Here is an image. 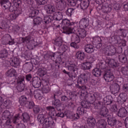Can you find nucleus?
<instances>
[{
    "label": "nucleus",
    "mask_w": 128,
    "mask_h": 128,
    "mask_svg": "<svg viewBox=\"0 0 128 128\" xmlns=\"http://www.w3.org/2000/svg\"><path fill=\"white\" fill-rule=\"evenodd\" d=\"M28 102V98L24 96H22L19 98V102L22 106H28L26 102Z\"/></svg>",
    "instance_id": "obj_22"
},
{
    "label": "nucleus",
    "mask_w": 128,
    "mask_h": 128,
    "mask_svg": "<svg viewBox=\"0 0 128 128\" xmlns=\"http://www.w3.org/2000/svg\"><path fill=\"white\" fill-rule=\"evenodd\" d=\"M126 67L122 68L121 69V72L123 74H128V70H126Z\"/></svg>",
    "instance_id": "obj_50"
},
{
    "label": "nucleus",
    "mask_w": 128,
    "mask_h": 128,
    "mask_svg": "<svg viewBox=\"0 0 128 128\" xmlns=\"http://www.w3.org/2000/svg\"><path fill=\"white\" fill-rule=\"evenodd\" d=\"M126 30H122V36L126 38Z\"/></svg>",
    "instance_id": "obj_53"
},
{
    "label": "nucleus",
    "mask_w": 128,
    "mask_h": 128,
    "mask_svg": "<svg viewBox=\"0 0 128 128\" xmlns=\"http://www.w3.org/2000/svg\"><path fill=\"white\" fill-rule=\"evenodd\" d=\"M62 28H63V33L66 34H74L76 30L72 27L74 22H70V21L68 19H64L62 20L60 24Z\"/></svg>",
    "instance_id": "obj_6"
},
{
    "label": "nucleus",
    "mask_w": 128,
    "mask_h": 128,
    "mask_svg": "<svg viewBox=\"0 0 128 128\" xmlns=\"http://www.w3.org/2000/svg\"><path fill=\"white\" fill-rule=\"evenodd\" d=\"M108 124L109 126H115L116 128H120L122 126V122L116 121L114 118L112 119H110V118H108Z\"/></svg>",
    "instance_id": "obj_10"
},
{
    "label": "nucleus",
    "mask_w": 128,
    "mask_h": 128,
    "mask_svg": "<svg viewBox=\"0 0 128 128\" xmlns=\"http://www.w3.org/2000/svg\"><path fill=\"white\" fill-rule=\"evenodd\" d=\"M76 56L78 60H84V58H86V54L82 51H78L76 53Z\"/></svg>",
    "instance_id": "obj_25"
},
{
    "label": "nucleus",
    "mask_w": 128,
    "mask_h": 128,
    "mask_svg": "<svg viewBox=\"0 0 128 128\" xmlns=\"http://www.w3.org/2000/svg\"><path fill=\"white\" fill-rule=\"evenodd\" d=\"M61 54L60 52H56L54 54V58H56V62H58V64H60V62L62 61V58H60Z\"/></svg>",
    "instance_id": "obj_33"
},
{
    "label": "nucleus",
    "mask_w": 128,
    "mask_h": 128,
    "mask_svg": "<svg viewBox=\"0 0 128 128\" xmlns=\"http://www.w3.org/2000/svg\"><path fill=\"white\" fill-rule=\"evenodd\" d=\"M10 112L6 110L2 114V119L4 120H8V118H10Z\"/></svg>",
    "instance_id": "obj_35"
},
{
    "label": "nucleus",
    "mask_w": 128,
    "mask_h": 128,
    "mask_svg": "<svg viewBox=\"0 0 128 128\" xmlns=\"http://www.w3.org/2000/svg\"><path fill=\"white\" fill-rule=\"evenodd\" d=\"M110 90L114 94L120 92V85L116 83H114L110 86Z\"/></svg>",
    "instance_id": "obj_16"
},
{
    "label": "nucleus",
    "mask_w": 128,
    "mask_h": 128,
    "mask_svg": "<svg viewBox=\"0 0 128 128\" xmlns=\"http://www.w3.org/2000/svg\"><path fill=\"white\" fill-rule=\"evenodd\" d=\"M123 102H126V100H128V98H126V96H125L124 98H122Z\"/></svg>",
    "instance_id": "obj_64"
},
{
    "label": "nucleus",
    "mask_w": 128,
    "mask_h": 128,
    "mask_svg": "<svg viewBox=\"0 0 128 128\" xmlns=\"http://www.w3.org/2000/svg\"><path fill=\"white\" fill-rule=\"evenodd\" d=\"M94 60H96V57L94 56H93L90 58V63L92 64V62H94Z\"/></svg>",
    "instance_id": "obj_55"
},
{
    "label": "nucleus",
    "mask_w": 128,
    "mask_h": 128,
    "mask_svg": "<svg viewBox=\"0 0 128 128\" xmlns=\"http://www.w3.org/2000/svg\"><path fill=\"white\" fill-rule=\"evenodd\" d=\"M86 82H88V76L86 74H81L78 76L77 81L78 84L76 85V86L81 90L82 94H84V92H86L87 88L86 86H80V84H86Z\"/></svg>",
    "instance_id": "obj_7"
},
{
    "label": "nucleus",
    "mask_w": 128,
    "mask_h": 128,
    "mask_svg": "<svg viewBox=\"0 0 128 128\" xmlns=\"http://www.w3.org/2000/svg\"><path fill=\"white\" fill-rule=\"evenodd\" d=\"M50 18L52 16H44L42 20L40 17H36L34 19L33 24H40L42 22L44 24H48L52 22V20H54V18Z\"/></svg>",
    "instance_id": "obj_8"
},
{
    "label": "nucleus",
    "mask_w": 128,
    "mask_h": 128,
    "mask_svg": "<svg viewBox=\"0 0 128 128\" xmlns=\"http://www.w3.org/2000/svg\"><path fill=\"white\" fill-rule=\"evenodd\" d=\"M85 52L88 54H92L94 52V46L88 44L85 46Z\"/></svg>",
    "instance_id": "obj_20"
},
{
    "label": "nucleus",
    "mask_w": 128,
    "mask_h": 128,
    "mask_svg": "<svg viewBox=\"0 0 128 128\" xmlns=\"http://www.w3.org/2000/svg\"><path fill=\"white\" fill-rule=\"evenodd\" d=\"M18 120H20V116L18 114H17L14 116L12 120L14 124H16V122H18Z\"/></svg>",
    "instance_id": "obj_48"
},
{
    "label": "nucleus",
    "mask_w": 128,
    "mask_h": 128,
    "mask_svg": "<svg viewBox=\"0 0 128 128\" xmlns=\"http://www.w3.org/2000/svg\"><path fill=\"white\" fill-rule=\"evenodd\" d=\"M52 104L56 106V108L58 110H60V106H62V104H60V100L57 99L53 101Z\"/></svg>",
    "instance_id": "obj_29"
},
{
    "label": "nucleus",
    "mask_w": 128,
    "mask_h": 128,
    "mask_svg": "<svg viewBox=\"0 0 128 128\" xmlns=\"http://www.w3.org/2000/svg\"><path fill=\"white\" fill-rule=\"evenodd\" d=\"M99 128H105L106 126V122L104 120H99L98 123Z\"/></svg>",
    "instance_id": "obj_32"
},
{
    "label": "nucleus",
    "mask_w": 128,
    "mask_h": 128,
    "mask_svg": "<svg viewBox=\"0 0 128 128\" xmlns=\"http://www.w3.org/2000/svg\"><path fill=\"white\" fill-rule=\"evenodd\" d=\"M114 108L113 112H116L118 110V107L116 106H114Z\"/></svg>",
    "instance_id": "obj_63"
},
{
    "label": "nucleus",
    "mask_w": 128,
    "mask_h": 128,
    "mask_svg": "<svg viewBox=\"0 0 128 128\" xmlns=\"http://www.w3.org/2000/svg\"><path fill=\"white\" fill-rule=\"evenodd\" d=\"M4 100L2 99V98L0 97V106H2V104Z\"/></svg>",
    "instance_id": "obj_61"
},
{
    "label": "nucleus",
    "mask_w": 128,
    "mask_h": 128,
    "mask_svg": "<svg viewBox=\"0 0 128 128\" xmlns=\"http://www.w3.org/2000/svg\"><path fill=\"white\" fill-rule=\"evenodd\" d=\"M22 120L24 122H28L30 120V115L26 112L22 114Z\"/></svg>",
    "instance_id": "obj_37"
},
{
    "label": "nucleus",
    "mask_w": 128,
    "mask_h": 128,
    "mask_svg": "<svg viewBox=\"0 0 128 128\" xmlns=\"http://www.w3.org/2000/svg\"><path fill=\"white\" fill-rule=\"evenodd\" d=\"M10 66L17 68L20 66V59L17 58H13L10 60Z\"/></svg>",
    "instance_id": "obj_19"
},
{
    "label": "nucleus",
    "mask_w": 128,
    "mask_h": 128,
    "mask_svg": "<svg viewBox=\"0 0 128 128\" xmlns=\"http://www.w3.org/2000/svg\"><path fill=\"white\" fill-rule=\"evenodd\" d=\"M92 63L90 62H85L80 65V66L82 70H90V68L92 66Z\"/></svg>",
    "instance_id": "obj_18"
},
{
    "label": "nucleus",
    "mask_w": 128,
    "mask_h": 128,
    "mask_svg": "<svg viewBox=\"0 0 128 128\" xmlns=\"http://www.w3.org/2000/svg\"><path fill=\"white\" fill-rule=\"evenodd\" d=\"M12 122V119L10 118L9 120H7L6 122V124H10V122Z\"/></svg>",
    "instance_id": "obj_59"
},
{
    "label": "nucleus",
    "mask_w": 128,
    "mask_h": 128,
    "mask_svg": "<svg viewBox=\"0 0 128 128\" xmlns=\"http://www.w3.org/2000/svg\"><path fill=\"white\" fill-rule=\"evenodd\" d=\"M32 84L33 86H34V88H38L42 86V82L40 81H38L36 82L34 81H33Z\"/></svg>",
    "instance_id": "obj_41"
},
{
    "label": "nucleus",
    "mask_w": 128,
    "mask_h": 128,
    "mask_svg": "<svg viewBox=\"0 0 128 128\" xmlns=\"http://www.w3.org/2000/svg\"><path fill=\"white\" fill-rule=\"evenodd\" d=\"M63 72H64V74H68V76L70 78H76V75H72V74H70L69 72H66V70H63Z\"/></svg>",
    "instance_id": "obj_47"
},
{
    "label": "nucleus",
    "mask_w": 128,
    "mask_h": 128,
    "mask_svg": "<svg viewBox=\"0 0 128 128\" xmlns=\"http://www.w3.org/2000/svg\"><path fill=\"white\" fill-rule=\"evenodd\" d=\"M38 10H36L34 8H32L29 14V16L30 18H34V16H38Z\"/></svg>",
    "instance_id": "obj_31"
},
{
    "label": "nucleus",
    "mask_w": 128,
    "mask_h": 128,
    "mask_svg": "<svg viewBox=\"0 0 128 128\" xmlns=\"http://www.w3.org/2000/svg\"><path fill=\"white\" fill-rule=\"evenodd\" d=\"M8 56V51L6 50H4L0 52V58H4Z\"/></svg>",
    "instance_id": "obj_38"
},
{
    "label": "nucleus",
    "mask_w": 128,
    "mask_h": 128,
    "mask_svg": "<svg viewBox=\"0 0 128 128\" xmlns=\"http://www.w3.org/2000/svg\"><path fill=\"white\" fill-rule=\"evenodd\" d=\"M100 114L102 116H104V118H108H108L112 120L113 118L112 116H110V115L108 114V110L106 107L102 109L100 112Z\"/></svg>",
    "instance_id": "obj_13"
},
{
    "label": "nucleus",
    "mask_w": 128,
    "mask_h": 128,
    "mask_svg": "<svg viewBox=\"0 0 128 128\" xmlns=\"http://www.w3.org/2000/svg\"><path fill=\"white\" fill-rule=\"evenodd\" d=\"M125 124L126 126H128V117H127L125 120Z\"/></svg>",
    "instance_id": "obj_62"
},
{
    "label": "nucleus",
    "mask_w": 128,
    "mask_h": 128,
    "mask_svg": "<svg viewBox=\"0 0 128 128\" xmlns=\"http://www.w3.org/2000/svg\"><path fill=\"white\" fill-rule=\"evenodd\" d=\"M106 66H108L109 68H116L118 66L114 59H112L110 60H106Z\"/></svg>",
    "instance_id": "obj_21"
},
{
    "label": "nucleus",
    "mask_w": 128,
    "mask_h": 128,
    "mask_svg": "<svg viewBox=\"0 0 128 128\" xmlns=\"http://www.w3.org/2000/svg\"><path fill=\"white\" fill-rule=\"evenodd\" d=\"M46 110L48 112V116L46 117L44 114H40L38 116V121L40 124H42L44 128H56V124L54 122L56 116L64 118L66 116L68 118H72V112L69 110L65 111L64 113L60 111L56 114L54 108L50 106H47Z\"/></svg>",
    "instance_id": "obj_1"
},
{
    "label": "nucleus",
    "mask_w": 128,
    "mask_h": 128,
    "mask_svg": "<svg viewBox=\"0 0 128 128\" xmlns=\"http://www.w3.org/2000/svg\"><path fill=\"white\" fill-rule=\"evenodd\" d=\"M22 42H30V37H26V38H22Z\"/></svg>",
    "instance_id": "obj_51"
},
{
    "label": "nucleus",
    "mask_w": 128,
    "mask_h": 128,
    "mask_svg": "<svg viewBox=\"0 0 128 128\" xmlns=\"http://www.w3.org/2000/svg\"><path fill=\"white\" fill-rule=\"evenodd\" d=\"M34 96L36 100H42V95L40 94V90L34 91Z\"/></svg>",
    "instance_id": "obj_30"
},
{
    "label": "nucleus",
    "mask_w": 128,
    "mask_h": 128,
    "mask_svg": "<svg viewBox=\"0 0 128 128\" xmlns=\"http://www.w3.org/2000/svg\"><path fill=\"white\" fill-rule=\"evenodd\" d=\"M112 96H107L104 98V102H108V104H112Z\"/></svg>",
    "instance_id": "obj_42"
},
{
    "label": "nucleus",
    "mask_w": 128,
    "mask_h": 128,
    "mask_svg": "<svg viewBox=\"0 0 128 128\" xmlns=\"http://www.w3.org/2000/svg\"><path fill=\"white\" fill-rule=\"evenodd\" d=\"M123 90H128V84H125L124 85Z\"/></svg>",
    "instance_id": "obj_58"
},
{
    "label": "nucleus",
    "mask_w": 128,
    "mask_h": 128,
    "mask_svg": "<svg viewBox=\"0 0 128 128\" xmlns=\"http://www.w3.org/2000/svg\"><path fill=\"white\" fill-rule=\"evenodd\" d=\"M61 100H62V102H68V97L65 96L61 97Z\"/></svg>",
    "instance_id": "obj_52"
},
{
    "label": "nucleus",
    "mask_w": 128,
    "mask_h": 128,
    "mask_svg": "<svg viewBox=\"0 0 128 128\" xmlns=\"http://www.w3.org/2000/svg\"><path fill=\"white\" fill-rule=\"evenodd\" d=\"M87 122L88 124L90 126V127H88L87 126H81L78 128H94L96 126V119L94 118L92 116H90L88 118Z\"/></svg>",
    "instance_id": "obj_11"
},
{
    "label": "nucleus",
    "mask_w": 128,
    "mask_h": 128,
    "mask_svg": "<svg viewBox=\"0 0 128 128\" xmlns=\"http://www.w3.org/2000/svg\"><path fill=\"white\" fill-rule=\"evenodd\" d=\"M74 12V10L72 8H68V10L66 11V14L68 16H72V14Z\"/></svg>",
    "instance_id": "obj_39"
},
{
    "label": "nucleus",
    "mask_w": 128,
    "mask_h": 128,
    "mask_svg": "<svg viewBox=\"0 0 128 128\" xmlns=\"http://www.w3.org/2000/svg\"><path fill=\"white\" fill-rule=\"evenodd\" d=\"M39 71L40 72L39 73L40 76H45L46 74V71L42 70L41 68L39 69Z\"/></svg>",
    "instance_id": "obj_49"
},
{
    "label": "nucleus",
    "mask_w": 128,
    "mask_h": 128,
    "mask_svg": "<svg viewBox=\"0 0 128 128\" xmlns=\"http://www.w3.org/2000/svg\"><path fill=\"white\" fill-rule=\"evenodd\" d=\"M88 26V21L86 19H82L79 22V28L76 32V34H74L71 37L72 42L78 44L80 38H84L86 36V31L85 28Z\"/></svg>",
    "instance_id": "obj_3"
},
{
    "label": "nucleus",
    "mask_w": 128,
    "mask_h": 128,
    "mask_svg": "<svg viewBox=\"0 0 128 128\" xmlns=\"http://www.w3.org/2000/svg\"><path fill=\"white\" fill-rule=\"evenodd\" d=\"M56 0V2H58L56 4V8L58 10H62V8H64V4H66V2H64V1L62 0Z\"/></svg>",
    "instance_id": "obj_24"
},
{
    "label": "nucleus",
    "mask_w": 128,
    "mask_h": 128,
    "mask_svg": "<svg viewBox=\"0 0 128 128\" xmlns=\"http://www.w3.org/2000/svg\"><path fill=\"white\" fill-rule=\"evenodd\" d=\"M27 2L28 4H34V0H27Z\"/></svg>",
    "instance_id": "obj_57"
},
{
    "label": "nucleus",
    "mask_w": 128,
    "mask_h": 128,
    "mask_svg": "<svg viewBox=\"0 0 128 128\" xmlns=\"http://www.w3.org/2000/svg\"><path fill=\"white\" fill-rule=\"evenodd\" d=\"M38 4H45L48 2V0H35Z\"/></svg>",
    "instance_id": "obj_43"
},
{
    "label": "nucleus",
    "mask_w": 128,
    "mask_h": 128,
    "mask_svg": "<svg viewBox=\"0 0 128 128\" xmlns=\"http://www.w3.org/2000/svg\"><path fill=\"white\" fill-rule=\"evenodd\" d=\"M58 42H56V44H58V46H62V40H60V42L57 41Z\"/></svg>",
    "instance_id": "obj_60"
},
{
    "label": "nucleus",
    "mask_w": 128,
    "mask_h": 128,
    "mask_svg": "<svg viewBox=\"0 0 128 128\" xmlns=\"http://www.w3.org/2000/svg\"><path fill=\"white\" fill-rule=\"evenodd\" d=\"M6 76H10V78L12 76L16 77V71L14 68H11L6 72Z\"/></svg>",
    "instance_id": "obj_23"
},
{
    "label": "nucleus",
    "mask_w": 128,
    "mask_h": 128,
    "mask_svg": "<svg viewBox=\"0 0 128 128\" xmlns=\"http://www.w3.org/2000/svg\"><path fill=\"white\" fill-rule=\"evenodd\" d=\"M92 42L96 46V48H100L102 46V44H100V42H102V38H100V37L96 36L93 38Z\"/></svg>",
    "instance_id": "obj_17"
},
{
    "label": "nucleus",
    "mask_w": 128,
    "mask_h": 128,
    "mask_svg": "<svg viewBox=\"0 0 128 128\" xmlns=\"http://www.w3.org/2000/svg\"><path fill=\"white\" fill-rule=\"evenodd\" d=\"M24 80V76H20L18 77L17 80V83L18 84L16 88L18 92H22L24 90V84L22 82Z\"/></svg>",
    "instance_id": "obj_9"
},
{
    "label": "nucleus",
    "mask_w": 128,
    "mask_h": 128,
    "mask_svg": "<svg viewBox=\"0 0 128 128\" xmlns=\"http://www.w3.org/2000/svg\"><path fill=\"white\" fill-rule=\"evenodd\" d=\"M106 82H112V80L114 78V76L112 74V73L110 72V69L104 74V76Z\"/></svg>",
    "instance_id": "obj_14"
},
{
    "label": "nucleus",
    "mask_w": 128,
    "mask_h": 128,
    "mask_svg": "<svg viewBox=\"0 0 128 128\" xmlns=\"http://www.w3.org/2000/svg\"><path fill=\"white\" fill-rule=\"evenodd\" d=\"M90 4V1L88 0H83L81 2L80 8L82 10H86Z\"/></svg>",
    "instance_id": "obj_27"
},
{
    "label": "nucleus",
    "mask_w": 128,
    "mask_h": 128,
    "mask_svg": "<svg viewBox=\"0 0 128 128\" xmlns=\"http://www.w3.org/2000/svg\"><path fill=\"white\" fill-rule=\"evenodd\" d=\"M68 2L72 6H76V2H78V0H68Z\"/></svg>",
    "instance_id": "obj_44"
},
{
    "label": "nucleus",
    "mask_w": 128,
    "mask_h": 128,
    "mask_svg": "<svg viewBox=\"0 0 128 128\" xmlns=\"http://www.w3.org/2000/svg\"><path fill=\"white\" fill-rule=\"evenodd\" d=\"M81 106L82 107L78 108L77 113L72 115L71 117L72 120H78L80 118V114H84L86 112L84 108H91L90 106H92V104H90L86 100H83L81 102Z\"/></svg>",
    "instance_id": "obj_5"
},
{
    "label": "nucleus",
    "mask_w": 128,
    "mask_h": 128,
    "mask_svg": "<svg viewBox=\"0 0 128 128\" xmlns=\"http://www.w3.org/2000/svg\"><path fill=\"white\" fill-rule=\"evenodd\" d=\"M128 112L124 108H122L119 110L118 116H120V118H124L125 116H126Z\"/></svg>",
    "instance_id": "obj_26"
},
{
    "label": "nucleus",
    "mask_w": 128,
    "mask_h": 128,
    "mask_svg": "<svg viewBox=\"0 0 128 128\" xmlns=\"http://www.w3.org/2000/svg\"><path fill=\"white\" fill-rule=\"evenodd\" d=\"M32 80V75L31 74H28L26 76V80L28 82H30Z\"/></svg>",
    "instance_id": "obj_54"
},
{
    "label": "nucleus",
    "mask_w": 128,
    "mask_h": 128,
    "mask_svg": "<svg viewBox=\"0 0 128 128\" xmlns=\"http://www.w3.org/2000/svg\"><path fill=\"white\" fill-rule=\"evenodd\" d=\"M124 10H128V2L124 4Z\"/></svg>",
    "instance_id": "obj_56"
},
{
    "label": "nucleus",
    "mask_w": 128,
    "mask_h": 128,
    "mask_svg": "<svg viewBox=\"0 0 128 128\" xmlns=\"http://www.w3.org/2000/svg\"><path fill=\"white\" fill-rule=\"evenodd\" d=\"M66 68H67L68 69V70H70V72H76L78 70V66L76 65L70 63V62H67L65 64Z\"/></svg>",
    "instance_id": "obj_15"
},
{
    "label": "nucleus",
    "mask_w": 128,
    "mask_h": 128,
    "mask_svg": "<svg viewBox=\"0 0 128 128\" xmlns=\"http://www.w3.org/2000/svg\"><path fill=\"white\" fill-rule=\"evenodd\" d=\"M6 37L7 38L6 40H11V41H8V42H7L6 43H4V44H9V46H12V44H14L16 43L14 42V40H12V36H10V34H7L6 35Z\"/></svg>",
    "instance_id": "obj_34"
},
{
    "label": "nucleus",
    "mask_w": 128,
    "mask_h": 128,
    "mask_svg": "<svg viewBox=\"0 0 128 128\" xmlns=\"http://www.w3.org/2000/svg\"><path fill=\"white\" fill-rule=\"evenodd\" d=\"M104 52L108 56H114L116 52V47L113 46H108L104 49Z\"/></svg>",
    "instance_id": "obj_12"
},
{
    "label": "nucleus",
    "mask_w": 128,
    "mask_h": 128,
    "mask_svg": "<svg viewBox=\"0 0 128 128\" xmlns=\"http://www.w3.org/2000/svg\"><path fill=\"white\" fill-rule=\"evenodd\" d=\"M92 74L94 76L98 78L102 76V70H100V68H95L92 70Z\"/></svg>",
    "instance_id": "obj_28"
},
{
    "label": "nucleus",
    "mask_w": 128,
    "mask_h": 128,
    "mask_svg": "<svg viewBox=\"0 0 128 128\" xmlns=\"http://www.w3.org/2000/svg\"><path fill=\"white\" fill-rule=\"evenodd\" d=\"M0 4L5 10H7L9 8V10L12 12L9 16L10 20H16L18 16L22 14V10L18 8V6L22 4V1L20 0H14L13 1V6H11L10 2L8 0H1Z\"/></svg>",
    "instance_id": "obj_2"
},
{
    "label": "nucleus",
    "mask_w": 128,
    "mask_h": 128,
    "mask_svg": "<svg viewBox=\"0 0 128 128\" xmlns=\"http://www.w3.org/2000/svg\"><path fill=\"white\" fill-rule=\"evenodd\" d=\"M26 106H25L26 108H32L34 106V102L31 101L30 102H26Z\"/></svg>",
    "instance_id": "obj_40"
},
{
    "label": "nucleus",
    "mask_w": 128,
    "mask_h": 128,
    "mask_svg": "<svg viewBox=\"0 0 128 128\" xmlns=\"http://www.w3.org/2000/svg\"><path fill=\"white\" fill-rule=\"evenodd\" d=\"M34 114H38V112H40V106H35L34 108Z\"/></svg>",
    "instance_id": "obj_45"
},
{
    "label": "nucleus",
    "mask_w": 128,
    "mask_h": 128,
    "mask_svg": "<svg viewBox=\"0 0 128 128\" xmlns=\"http://www.w3.org/2000/svg\"><path fill=\"white\" fill-rule=\"evenodd\" d=\"M44 9L46 10L47 14H53L52 16H48L50 18H53L54 20H60L62 18V14L60 12H56V8L54 6L51 4H48L44 6Z\"/></svg>",
    "instance_id": "obj_4"
},
{
    "label": "nucleus",
    "mask_w": 128,
    "mask_h": 128,
    "mask_svg": "<svg viewBox=\"0 0 128 128\" xmlns=\"http://www.w3.org/2000/svg\"><path fill=\"white\" fill-rule=\"evenodd\" d=\"M41 90L43 94H48L50 92V88L48 85H46L45 86H43L42 85V88H41Z\"/></svg>",
    "instance_id": "obj_36"
},
{
    "label": "nucleus",
    "mask_w": 128,
    "mask_h": 128,
    "mask_svg": "<svg viewBox=\"0 0 128 128\" xmlns=\"http://www.w3.org/2000/svg\"><path fill=\"white\" fill-rule=\"evenodd\" d=\"M74 42H72L70 44V46L72 48H78V44L76 42L74 41Z\"/></svg>",
    "instance_id": "obj_46"
}]
</instances>
